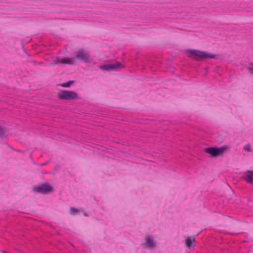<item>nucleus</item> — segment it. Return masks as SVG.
Returning a JSON list of instances; mask_svg holds the SVG:
<instances>
[{"instance_id":"nucleus-1","label":"nucleus","mask_w":253,"mask_h":253,"mask_svg":"<svg viewBox=\"0 0 253 253\" xmlns=\"http://www.w3.org/2000/svg\"><path fill=\"white\" fill-rule=\"evenodd\" d=\"M187 54L189 57L197 60L215 58V55L213 54L196 49L188 50Z\"/></svg>"},{"instance_id":"nucleus-2","label":"nucleus","mask_w":253,"mask_h":253,"mask_svg":"<svg viewBox=\"0 0 253 253\" xmlns=\"http://www.w3.org/2000/svg\"><path fill=\"white\" fill-rule=\"evenodd\" d=\"M32 190L35 193L46 194L52 192L53 191V187L48 182H45L42 184L34 185Z\"/></svg>"},{"instance_id":"nucleus-3","label":"nucleus","mask_w":253,"mask_h":253,"mask_svg":"<svg viewBox=\"0 0 253 253\" xmlns=\"http://www.w3.org/2000/svg\"><path fill=\"white\" fill-rule=\"evenodd\" d=\"M228 149L226 146H222L219 148L210 147L205 149V151L210 154L212 157H217L222 154Z\"/></svg>"},{"instance_id":"nucleus-4","label":"nucleus","mask_w":253,"mask_h":253,"mask_svg":"<svg viewBox=\"0 0 253 253\" xmlns=\"http://www.w3.org/2000/svg\"><path fill=\"white\" fill-rule=\"evenodd\" d=\"M76 58L86 63H92V60L90 58L89 53L83 50H81L77 51L76 53Z\"/></svg>"},{"instance_id":"nucleus-5","label":"nucleus","mask_w":253,"mask_h":253,"mask_svg":"<svg viewBox=\"0 0 253 253\" xmlns=\"http://www.w3.org/2000/svg\"><path fill=\"white\" fill-rule=\"evenodd\" d=\"M145 242L143 244L145 248L153 249L156 247V243L153 239L149 236H147L144 239Z\"/></svg>"},{"instance_id":"nucleus-6","label":"nucleus","mask_w":253,"mask_h":253,"mask_svg":"<svg viewBox=\"0 0 253 253\" xmlns=\"http://www.w3.org/2000/svg\"><path fill=\"white\" fill-rule=\"evenodd\" d=\"M78 98L79 97L75 91L64 90V99H75Z\"/></svg>"},{"instance_id":"nucleus-7","label":"nucleus","mask_w":253,"mask_h":253,"mask_svg":"<svg viewBox=\"0 0 253 253\" xmlns=\"http://www.w3.org/2000/svg\"><path fill=\"white\" fill-rule=\"evenodd\" d=\"M122 67V65L119 63L115 64H107L103 65L101 67V68L106 70H109L111 69H117L119 67Z\"/></svg>"},{"instance_id":"nucleus-8","label":"nucleus","mask_w":253,"mask_h":253,"mask_svg":"<svg viewBox=\"0 0 253 253\" xmlns=\"http://www.w3.org/2000/svg\"><path fill=\"white\" fill-rule=\"evenodd\" d=\"M245 179L248 183L253 184V170H248L246 172Z\"/></svg>"},{"instance_id":"nucleus-9","label":"nucleus","mask_w":253,"mask_h":253,"mask_svg":"<svg viewBox=\"0 0 253 253\" xmlns=\"http://www.w3.org/2000/svg\"><path fill=\"white\" fill-rule=\"evenodd\" d=\"M195 239L194 237H188L185 239V245L188 248L195 246Z\"/></svg>"},{"instance_id":"nucleus-10","label":"nucleus","mask_w":253,"mask_h":253,"mask_svg":"<svg viewBox=\"0 0 253 253\" xmlns=\"http://www.w3.org/2000/svg\"><path fill=\"white\" fill-rule=\"evenodd\" d=\"M63 64V57H56L53 61L51 65Z\"/></svg>"},{"instance_id":"nucleus-11","label":"nucleus","mask_w":253,"mask_h":253,"mask_svg":"<svg viewBox=\"0 0 253 253\" xmlns=\"http://www.w3.org/2000/svg\"><path fill=\"white\" fill-rule=\"evenodd\" d=\"M74 63L73 59L69 57H64V64H72Z\"/></svg>"},{"instance_id":"nucleus-12","label":"nucleus","mask_w":253,"mask_h":253,"mask_svg":"<svg viewBox=\"0 0 253 253\" xmlns=\"http://www.w3.org/2000/svg\"><path fill=\"white\" fill-rule=\"evenodd\" d=\"M79 211L78 210L74 208H71L70 209V212L71 214H75L78 213Z\"/></svg>"},{"instance_id":"nucleus-13","label":"nucleus","mask_w":253,"mask_h":253,"mask_svg":"<svg viewBox=\"0 0 253 253\" xmlns=\"http://www.w3.org/2000/svg\"><path fill=\"white\" fill-rule=\"evenodd\" d=\"M73 83V81H69L67 83H64V87H68Z\"/></svg>"},{"instance_id":"nucleus-14","label":"nucleus","mask_w":253,"mask_h":253,"mask_svg":"<svg viewBox=\"0 0 253 253\" xmlns=\"http://www.w3.org/2000/svg\"><path fill=\"white\" fill-rule=\"evenodd\" d=\"M58 97L61 99H63V90H60L58 92Z\"/></svg>"},{"instance_id":"nucleus-15","label":"nucleus","mask_w":253,"mask_h":253,"mask_svg":"<svg viewBox=\"0 0 253 253\" xmlns=\"http://www.w3.org/2000/svg\"><path fill=\"white\" fill-rule=\"evenodd\" d=\"M244 149L245 151H251V146H250V145H249V144L245 145L244 147Z\"/></svg>"},{"instance_id":"nucleus-16","label":"nucleus","mask_w":253,"mask_h":253,"mask_svg":"<svg viewBox=\"0 0 253 253\" xmlns=\"http://www.w3.org/2000/svg\"><path fill=\"white\" fill-rule=\"evenodd\" d=\"M250 71L253 74V64L251 65L250 67L249 68Z\"/></svg>"},{"instance_id":"nucleus-17","label":"nucleus","mask_w":253,"mask_h":253,"mask_svg":"<svg viewBox=\"0 0 253 253\" xmlns=\"http://www.w3.org/2000/svg\"><path fill=\"white\" fill-rule=\"evenodd\" d=\"M57 85H60V86H64L63 83H61V84H57Z\"/></svg>"},{"instance_id":"nucleus-18","label":"nucleus","mask_w":253,"mask_h":253,"mask_svg":"<svg viewBox=\"0 0 253 253\" xmlns=\"http://www.w3.org/2000/svg\"><path fill=\"white\" fill-rule=\"evenodd\" d=\"M47 164V162L44 163L43 164H42V166H44Z\"/></svg>"}]
</instances>
